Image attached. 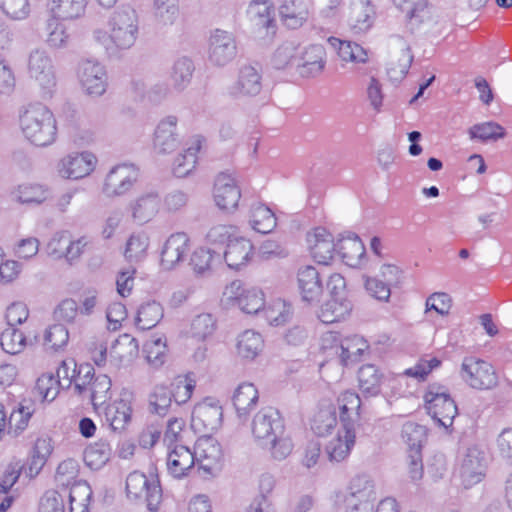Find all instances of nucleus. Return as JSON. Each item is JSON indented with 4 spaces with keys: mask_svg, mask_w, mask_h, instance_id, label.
Masks as SVG:
<instances>
[{
    "mask_svg": "<svg viewBox=\"0 0 512 512\" xmlns=\"http://www.w3.org/2000/svg\"><path fill=\"white\" fill-rule=\"evenodd\" d=\"M27 344L28 341L23 332L14 327L7 328L0 336L1 347L12 355L22 352Z\"/></svg>",
    "mask_w": 512,
    "mask_h": 512,
    "instance_id": "59",
    "label": "nucleus"
},
{
    "mask_svg": "<svg viewBox=\"0 0 512 512\" xmlns=\"http://www.w3.org/2000/svg\"><path fill=\"white\" fill-rule=\"evenodd\" d=\"M163 308L156 301H149L142 304L136 317V326L141 330H148L155 327L163 318Z\"/></svg>",
    "mask_w": 512,
    "mask_h": 512,
    "instance_id": "47",
    "label": "nucleus"
},
{
    "mask_svg": "<svg viewBox=\"0 0 512 512\" xmlns=\"http://www.w3.org/2000/svg\"><path fill=\"white\" fill-rule=\"evenodd\" d=\"M28 73L40 88L43 98L52 97L57 86V77L52 59L43 50H34L28 59Z\"/></svg>",
    "mask_w": 512,
    "mask_h": 512,
    "instance_id": "9",
    "label": "nucleus"
},
{
    "mask_svg": "<svg viewBox=\"0 0 512 512\" xmlns=\"http://www.w3.org/2000/svg\"><path fill=\"white\" fill-rule=\"evenodd\" d=\"M139 32L138 13L134 8L127 6L114 11L107 22V27L94 29L92 37L108 56L118 57L135 45Z\"/></svg>",
    "mask_w": 512,
    "mask_h": 512,
    "instance_id": "1",
    "label": "nucleus"
},
{
    "mask_svg": "<svg viewBox=\"0 0 512 512\" xmlns=\"http://www.w3.org/2000/svg\"><path fill=\"white\" fill-rule=\"evenodd\" d=\"M311 256L319 264L327 265L337 251L333 236L325 228L318 227L307 234Z\"/></svg>",
    "mask_w": 512,
    "mask_h": 512,
    "instance_id": "20",
    "label": "nucleus"
},
{
    "mask_svg": "<svg viewBox=\"0 0 512 512\" xmlns=\"http://www.w3.org/2000/svg\"><path fill=\"white\" fill-rule=\"evenodd\" d=\"M300 48L293 41H286L280 45L272 58V64L276 69L294 67L297 70V62Z\"/></svg>",
    "mask_w": 512,
    "mask_h": 512,
    "instance_id": "53",
    "label": "nucleus"
},
{
    "mask_svg": "<svg viewBox=\"0 0 512 512\" xmlns=\"http://www.w3.org/2000/svg\"><path fill=\"white\" fill-rule=\"evenodd\" d=\"M352 311V304L346 296L331 297L320 309L319 319L326 324L346 319Z\"/></svg>",
    "mask_w": 512,
    "mask_h": 512,
    "instance_id": "36",
    "label": "nucleus"
},
{
    "mask_svg": "<svg viewBox=\"0 0 512 512\" xmlns=\"http://www.w3.org/2000/svg\"><path fill=\"white\" fill-rule=\"evenodd\" d=\"M205 143L206 139L201 135H195L189 139L187 147L174 160L172 170L176 177L183 178L195 169L197 154Z\"/></svg>",
    "mask_w": 512,
    "mask_h": 512,
    "instance_id": "28",
    "label": "nucleus"
},
{
    "mask_svg": "<svg viewBox=\"0 0 512 512\" xmlns=\"http://www.w3.org/2000/svg\"><path fill=\"white\" fill-rule=\"evenodd\" d=\"M112 449L107 442L99 441L89 445L84 452L85 464L93 470H99L110 460Z\"/></svg>",
    "mask_w": 512,
    "mask_h": 512,
    "instance_id": "49",
    "label": "nucleus"
},
{
    "mask_svg": "<svg viewBox=\"0 0 512 512\" xmlns=\"http://www.w3.org/2000/svg\"><path fill=\"white\" fill-rule=\"evenodd\" d=\"M68 341V329L62 324L51 325L44 332L43 344L46 349L58 351L63 349Z\"/></svg>",
    "mask_w": 512,
    "mask_h": 512,
    "instance_id": "61",
    "label": "nucleus"
},
{
    "mask_svg": "<svg viewBox=\"0 0 512 512\" xmlns=\"http://www.w3.org/2000/svg\"><path fill=\"white\" fill-rule=\"evenodd\" d=\"M489 456L481 444H472L462 453L456 470L460 486L470 489L483 481L486 476Z\"/></svg>",
    "mask_w": 512,
    "mask_h": 512,
    "instance_id": "5",
    "label": "nucleus"
},
{
    "mask_svg": "<svg viewBox=\"0 0 512 512\" xmlns=\"http://www.w3.org/2000/svg\"><path fill=\"white\" fill-rule=\"evenodd\" d=\"M80 466L77 460L68 458L61 461L55 471L54 480L58 486L72 487L78 479Z\"/></svg>",
    "mask_w": 512,
    "mask_h": 512,
    "instance_id": "55",
    "label": "nucleus"
},
{
    "mask_svg": "<svg viewBox=\"0 0 512 512\" xmlns=\"http://www.w3.org/2000/svg\"><path fill=\"white\" fill-rule=\"evenodd\" d=\"M249 19L258 28L275 31L274 8L270 0H253L248 6Z\"/></svg>",
    "mask_w": 512,
    "mask_h": 512,
    "instance_id": "37",
    "label": "nucleus"
},
{
    "mask_svg": "<svg viewBox=\"0 0 512 512\" xmlns=\"http://www.w3.org/2000/svg\"><path fill=\"white\" fill-rule=\"evenodd\" d=\"M249 224L254 231L267 234L274 230L277 219L274 212L267 205L255 202L250 208Z\"/></svg>",
    "mask_w": 512,
    "mask_h": 512,
    "instance_id": "38",
    "label": "nucleus"
},
{
    "mask_svg": "<svg viewBox=\"0 0 512 512\" xmlns=\"http://www.w3.org/2000/svg\"><path fill=\"white\" fill-rule=\"evenodd\" d=\"M401 436L407 445L408 453L421 452L427 441V429L414 421H407L403 425Z\"/></svg>",
    "mask_w": 512,
    "mask_h": 512,
    "instance_id": "46",
    "label": "nucleus"
},
{
    "mask_svg": "<svg viewBox=\"0 0 512 512\" xmlns=\"http://www.w3.org/2000/svg\"><path fill=\"white\" fill-rule=\"evenodd\" d=\"M172 406L171 392L165 386H155L148 400V410L158 416H165Z\"/></svg>",
    "mask_w": 512,
    "mask_h": 512,
    "instance_id": "57",
    "label": "nucleus"
},
{
    "mask_svg": "<svg viewBox=\"0 0 512 512\" xmlns=\"http://www.w3.org/2000/svg\"><path fill=\"white\" fill-rule=\"evenodd\" d=\"M376 500L375 483L367 474L355 475L344 490L334 494V505L343 512H374Z\"/></svg>",
    "mask_w": 512,
    "mask_h": 512,
    "instance_id": "3",
    "label": "nucleus"
},
{
    "mask_svg": "<svg viewBox=\"0 0 512 512\" xmlns=\"http://www.w3.org/2000/svg\"><path fill=\"white\" fill-rule=\"evenodd\" d=\"M254 255V246L250 240L236 235L228 242L223 258L230 269L239 270L246 266Z\"/></svg>",
    "mask_w": 512,
    "mask_h": 512,
    "instance_id": "26",
    "label": "nucleus"
},
{
    "mask_svg": "<svg viewBox=\"0 0 512 512\" xmlns=\"http://www.w3.org/2000/svg\"><path fill=\"white\" fill-rule=\"evenodd\" d=\"M389 46L392 50L401 52L397 61L391 60L387 68L390 80L398 82L408 73L413 61V55L407 41L401 36H392L389 40Z\"/></svg>",
    "mask_w": 512,
    "mask_h": 512,
    "instance_id": "25",
    "label": "nucleus"
},
{
    "mask_svg": "<svg viewBox=\"0 0 512 512\" xmlns=\"http://www.w3.org/2000/svg\"><path fill=\"white\" fill-rule=\"evenodd\" d=\"M265 446L269 447L270 456L276 461L285 460L294 449L291 437L285 432L272 437Z\"/></svg>",
    "mask_w": 512,
    "mask_h": 512,
    "instance_id": "62",
    "label": "nucleus"
},
{
    "mask_svg": "<svg viewBox=\"0 0 512 512\" xmlns=\"http://www.w3.org/2000/svg\"><path fill=\"white\" fill-rule=\"evenodd\" d=\"M469 136L472 140L478 139L480 141H497L505 136V129L496 122H483L473 125L469 131Z\"/></svg>",
    "mask_w": 512,
    "mask_h": 512,
    "instance_id": "58",
    "label": "nucleus"
},
{
    "mask_svg": "<svg viewBox=\"0 0 512 512\" xmlns=\"http://www.w3.org/2000/svg\"><path fill=\"white\" fill-rule=\"evenodd\" d=\"M215 329L216 321L214 317L209 313H202L193 318L190 325V334L192 338L204 341L212 336Z\"/></svg>",
    "mask_w": 512,
    "mask_h": 512,
    "instance_id": "60",
    "label": "nucleus"
},
{
    "mask_svg": "<svg viewBox=\"0 0 512 512\" xmlns=\"http://www.w3.org/2000/svg\"><path fill=\"white\" fill-rule=\"evenodd\" d=\"M132 220L139 225L150 222L159 212L160 198L156 192L139 195L128 206Z\"/></svg>",
    "mask_w": 512,
    "mask_h": 512,
    "instance_id": "24",
    "label": "nucleus"
},
{
    "mask_svg": "<svg viewBox=\"0 0 512 512\" xmlns=\"http://www.w3.org/2000/svg\"><path fill=\"white\" fill-rule=\"evenodd\" d=\"M220 301L226 308L237 307L246 314H258L265 305V296L261 289L234 280L224 287Z\"/></svg>",
    "mask_w": 512,
    "mask_h": 512,
    "instance_id": "6",
    "label": "nucleus"
},
{
    "mask_svg": "<svg viewBox=\"0 0 512 512\" xmlns=\"http://www.w3.org/2000/svg\"><path fill=\"white\" fill-rule=\"evenodd\" d=\"M213 196L217 207L221 210L236 209L241 198V191L236 179L231 174H219L215 180Z\"/></svg>",
    "mask_w": 512,
    "mask_h": 512,
    "instance_id": "18",
    "label": "nucleus"
},
{
    "mask_svg": "<svg viewBox=\"0 0 512 512\" xmlns=\"http://www.w3.org/2000/svg\"><path fill=\"white\" fill-rule=\"evenodd\" d=\"M337 252L349 267L359 268L365 261V247L355 234H348L337 242Z\"/></svg>",
    "mask_w": 512,
    "mask_h": 512,
    "instance_id": "31",
    "label": "nucleus"
},
{
    "mask_svg": "<svg viewBox=\"0 0 512 512\" xmlns=\"http://www.w3.org/2000/svg\"><path fill=\"white\" fill-rule=\"evenodd\" d=\"M126 495L134 502L145 503L150 511H157L162 501V489L155 476L133 471L126 478Z\"/></svg>",
    "mask_w": 512,
    "mask_h": 512,
    "instance_id": "7",
    "label": "nucleus"
},
{
    "mask_svg": "<svg viewBox=\"0 0 512 512\" xmlns=\"http://www.w3.org/2000/svg\"><path fill=\"white\" fill-rule=\"evenodd\" d=\"M92 494L86 481L74 483L69 492L70 512H89Z\"/></svg>",
    "mask_w": 512,
    "mask_h": 512,
    "instance_id": "48",
    "label": "nucleus"
},
{
    "mask_svg": "<svg viewBox=\"0 0 512 512\" xmlns=\"http://www.w3.org/2000/svg\"><path fill=\"white\" fill-rule=\"evenodd\" d=\"M429 416H457L458 409L450 395L440 387H430L424 395Z\"/></svg>",
    "mask_w": 512,
    "mask_h": 512,
    "instance_id": "27",
    "label": "nucleus"
},
{
    "mask_svg": "<svg viewBox=\"0 0 512 512\" xmlns=\"http://www.w3.org/2000/svg\"><path fill=\"white\" fill-rule=\"evenodd\" d=\"M63 21L64 19L52 15L46 21L45 42L52 49L65 48L69 44L70 35Z\"/></svg>",
    "mask_w": 512,
    "mask_h": 512,
    "instance_id": "43",
    "label": "nucleus"
},
{
    "mask_svg": "<svg viewBox=\"0 0 512 512\" xmlns=\"http://www.w3.org/2000/svg\"><path fill=\"white\" fill-rule=\"evenodd\" d=\"M0 9L12 20H24L31 12L29 0H0Z\"/></svg>",
    "mask_w": 512,
    "mask_h": 512,
    "instance_id": "63",
    "label": "nucleus"
},
{
    "mask_svg": "<svg viewBox=\"0 0 512 512\" xmlns=\"http://www.w3.org/2000/svg\"><path fill=\"white\" fill-rule=\"evenodd\" d=\"M251 429L256 441L265 446L272 437L284 433L285 425L283 418H253Z\"/></svg>",
    "mask_w": 512,
    "mask_h": 512,
    "instance_id": "39",
    "label": "nucleus"
},
{
    "mask_svg": "<svg viewBox=\"0 0 512 512\" xmlns=\"http://www.w3.org/2000/svg\"><path fill=\"white\" fill-rule=\"evenodd\" d=\"M13 201L26 205H41L51 198L50 189L39 183H23L10 191Z\"/></svg>",
    "mask_w": 512,
    "mask_h": 512,
    "instance_id": "33",
    "label": "nucleus"
},
{
    "mask_svg": "<svg viewBox=\"0 0 512 512\" xmlns=\"http://www.w3.org/2000/svg\"><path fill=\"white\" fill-rule=\"evenodd\" d=\"M261 313L269 325L282 326L291 319L293 311L290 303L283 299H275L264 305Z\"/></svg>",
    "mask_w": 512,
    "mask_h": 512,
    "instance_id": "44",
    "label": "nucleus"
},
{
    "mask_svg": "<svg viewBox=\"0 0 512 512\" xmlns=\"http://www.w3.org/2000/svg\"><path fill=\"white\" fill-rule=\"evenodd\" d=\"M97 163V157L89 151L70 153L60 159L57 172L64 179H82L95 170Z\"/></svg>",
    "mask_w": 512,
    "mask_h": 512,
    "instance_id": "13",
    "label": "nucleus"
},
{
    "mask_svg": "<svg viewBox=\"0 0 512 512\" xmlns=\"http://www.w3.org/2000/svg\"><path fill=\"white\" fill-rule=\"evenodd\" d=\"M194 70L193 61L190 58H178L170 72L172 89L177 93L183 92L190 85Z\"/></svg>",
    "mask_w": 512,
    "mask_h": 512,
    "instance_id": "42",
    "label": "nucleus"
},
{
    "mask_svg": "<svg viewBox=\"0 0 512 512\" xmlns=\"http://www.w3.org/2000/svg\"><path fill=\"white\" fill-rule=\"evenodd\" d=\"M264 348V340L260 333L254 330H245L237 337V354L246 360H254Z\"/></svg>",
    "mask_w": 512,
    "mask_h": 512,
    "instance_id": "41",
    "label": "nucleus"
},
{
    "mask_svg": "<svg viewBox=\"0 0 512 512\" xmlns=\"http://www.w3.org/2000/svg\"><path fill=\"white\" fill-rule=\"evenodd\" d=\"M177 125L178 118L174 115L166 116L158 122L153 136V149L157 154H169L179 147L181 140Z\"/></svg>",
    "mask_w": 512,
    "mask_h": 512,
    "instance_id": "16",
    "label": "nucleus"
},
{
    "mask_svg": "<svg viewBox=\"0 0 512 512\" xmlns=\"http://www.w3.org/2000/svg\"><path fill=\"white\" fill-rule=\"evenodd\" d=\"M297 281L302 299L306 302H317L322 295L323 287L319 272L313 266L300 267L297 273Z\"/></svg>",
    "mask_w": 512,
    "mask_h": 512,
    "instance_id": "30",
    "label": "nucleus"
},
{
    "mask_svg": "<svg viewBox=\"0 0 512 512\" xmlns=\"http://www.w3.org/2000/svg\"><path fill=\"white\" fill-rule=\"evenodd\" d=\"M461 377L472 388L491 389L497 384L493 366L476 357H465L461 365Z\"/></svg>",
    "mask_w": 512,
    "mask_h": 512,
    "instance_id": "11",
    "label": "nucleus"
},
{
    "mask_svg": "<svg viewBox=\"0 0 512 512\" xmlns=\"http://www.w3.org/2000/svg\"><path fill=\"white\" fill-rule=\"evenodd\" d=\"M382 374L372 364L363 365L358 371L360 390L367 395L374 396L380 392Z\"/></svg>",
    "mask_w": 512,
    "mask_h": 512,
    "instance_id": "52",
    "label": "nucleus"
},
{
    "mask_svg": "<svg viewBox=\"0 0 512 512\" xmlns=\"http://www.w3.org/2000/svg\"><path fill=\"white\" fill-rule=\"evenodd\" d=\"M376 16L372 0H351L348 21L354 33H365L373 26Z\"/></svg>",
    "mask_w": 512,
    "mask_h": 512,
    "instance_id": "23",
    "label": "nucleus"
},
{
    "mask_svg": "<svg viewBox=\"0 0 512 512\" xmlns=\"http://www.w3.org/2000/svg\"><path fill=\"white\" fill-rule=\"evenodd\" d=\"M139 344L136 338L129 334L120 335L112 343L109 350V361L119 369L130 365L138 356Z\"/></svg>",
    "mask_w": 512,
    "mask_h": 512,
    "instance_id": "22",
    "label": "nucleus"
},
{
    "mask_svg": "<svg viewBox=\"0 0 512 512\" xmlns=\"http://www.w3.org/2000/svg\"><path fill=\"white\" fill-rule=\"evenodd\" d=\"M329 44L337 51L344 63L364 64L368 61V52L356 42L341 40L336 37L328 39Z\"/></svg>",
    "mask_w": 512,
    "mask_h": 512,
    "instance_id": "35",
    "label": "nucleus"
},
{
    "mask_svg": "<svg viewBox=\"0 0 512 512\" xmlns=\"http://www.w3.org/2000/svg\"><path fill=\"white\" fill-rule=\"evenodd\" d=\"M327 65L326 49L321 44H310L300 48L297 73L300 77L311 79L319 77Z\"/></svg>",
    "mask_w": 512,
    "mask_h": 512,
    "instance_id": "15",
    "label": "nucleus"
},
{
    "mask_svg": "<svg viewBox=\"0 0 512 512\" xmlns=\"http://www.w3.org/2000/svg\"><path fill=\"white\" fill-rule=\"evenodd\" d=\"M190 250V239L185 233H175L165 241L161 252V265L164 269H173L182 262Z\"/></svg>",
    "mask_w": 512,
    "mask_h": 512,
    "instance_id": "21",
    "label": "nucleus"
},
{
    "mask_svg": "<svg viewBox=\"0 0 512 512\" xmlns=\"http://www.w3.org/2000/svg\"><path fill=\"white\" fill-rule=\"evenodd\" d=\"M111 386V379L105 374H100L94 378L87 392L89 393L95 413L99 415L102 413L101 406L104 405L108 399Z\"/></svg>",
    "mask_w": 512,
    "mask_h": 512,
    "instance_id": "54",
    "label": "nucleus"
},
{
    "mask_svg": "<svg viewBox=\"0 0 512 512\" xmlns=\"http://www.w3.org/2000/svg\"><path fill=\"white\" fill-rule=\"evenodd\" d=\"M77 78L83 91L99 97L103 95L108 86L107 71L99 61L86 59L78 64Z\"/></svg>",
    "mask_w": 512,
    "mask_h": 512,
    "instance_id": "12",
    "label": "nucleus"
},
{
    "mask_svg": "<svg viewBox=\"0 0 512 512\" xmlns=\"http://www.w3.org/2000/svg\"><path fill=\"white\" fill-rule=\"evenodd\" d=\"M150 238L145 231L133 232L126 241L124 255L130 262L142 261L147 256Z\"/></svg>",
    "mask_w": 512,
    "mask_h": 512,
    "instance_id": "45",
    "label": "nucleus"
},
{
    "mask_svg": "<svg viewBox=\"0 0 512 512\" xmlns=\"http://www.w3.org/2000/svg\"><path fill=\"white\" fill-rule=\"evenodd\" d=\"M309 12V0H282L279 7L281 20L291 29L301 27L307 21Z\"/></svg>",
    "mask_w": 512,
    "mask_h": 512,
    "instance_id": "32",
    "label": "nucleus"
},
{
    "mask_svg": "<svg viewBox=\"0 0 512 512\" xmlns=\"http://www.w3.org/2000/svg\"><path fill=\"white\" fill-rule=\"evenodd\" d=\"M20 127L25 138L34 145L48 146L56 139V119L52 111L41 103L25 108L20 116Z\"/></svg>",
    "mask_w": 512,
    "mask_h": 512,
    "instance_id": "4",
    "label": "nucleus"
},
{
    "mask_svg": "<svg viewBox=\"0 0 512 512\" xmlns=\"http://www.w3.org/2000/svg\"><path fill=\"white\" fill-rule=\"evenodd\" d=\"M88 0H49L48 12L64 20H75L85 14Z\"/></svg>",
    "mask_w": 512,
    "mask_h": 512,
    "instance_id": "40",
    "label": "nucleus"
},
{
    "mask_svg": "<svg viewBox=\"0 0 512 512\" xmlns=\"http://www.w3.org/2000/svg\"><path fill=\"white\" fill-rule=\"evenodd\" d=\"M311 431L328 438L324 451L330 462L340 463L351 454L360 430L357 418H310Z\"/></svg>",
    "mask_w": 512,
    "mask_h": 512,
    "instance_id": "2",
    "label": "nucleus"
},
{
    "mask_svg": "<svg viewBox=\"0 0 512 512\" xmlns=\"http://www.w3.org/2000/svg\"><path fill=\"white\" fill-rule=\"evenodd\" d=\"M237 55V44L232 33L216 29L209 38L208 57L210 62L223 67L232 62Z\"/></svg>",
    "mask_w": 512,
    "mask_h": 512,
    "instance_id": "14",
    "label": "nucleus"
},
{
    "mask_svg": "<svg viewBox=\"0 0 512 512\" xmlns=\"http://www.w3.org/2000/svg\"><path fill=\"white\" fill-rule=\"evenodd\" d=\"M189 434L190 429L187 428L185 418H171L167 422L163 442L167 448L185 445L184 442L188 439Z\"/></svg>",
    "mask_w": 512,
    "mask_h": 512,
    "instance_id": "51",
    "label": "nucleus"
},
{
    "mask_svg": "<svg viewBox=\"0 0 512 512\" xmlns=\"http://www.w3.org/2000/svg\"><path fill=\"white\" fill-rule=\"evenodd\" d=\"M367 347L368 345L362 337L352 336L344 339L337 346V355H339L343 365H348L351 362L357 361Z\"/></svg>",
    "mask_w": 512,
    "mask_h": 512,
    "instance_id": "50",
    "label": "nucleus"
},
{
    "mask_svg": "<svg viewBox=\"0 0 512 512\" xmlns=\"http://www.w3.org/2000/svg\"><path fill=\"white\" fill-rule=\"evenodd\" d=\"M193 453L195 462L204 471L212 473L219 470L222 460V449L216 439L212 437H199Z\"/></svg>",
    "mask_w": 512,
    "mask_h": 512,
    "instance_id": "19",
    "label": "nucleus"
},
{
    "mask_svg": "<svg viewBox=\"0 0 512 512\" xmlns=\"http://www.w3.org/2000/svg\"><path fill=\"white\" fill-rule=\"evenodd\" d=\"M150 17L159 29H169L181 23L183 9L181 0H150Z\"/></svg>",
    "mask_w": 512,
    "mask_h": 512,
    "instance_id": "17",
    "label": "nucleus"
},
{
    "mask_svg": "<svg viewBox=\"0 0 512 512\" xmlns=\"http://www.w3.org/2000/svg\"><path fill=\"white\" fill-rule=\"evenodd\" d=\"M262 90V74L253 65H242L236 79L226 88V94L236 100L251 99L260 94Z\"/></svg>",
    "mask_w": 512,
    "mask_h": 512,
    "instance_id": "10",
    "label": "nucleus"
},
{
    "mask_svg": "<svg viewBox=\"0 0 512 512\" xmlns=\"http://www.w3.org/2000/svg\"><path fill=\"white\" fill-rule=\"evenodd\" d=\"M61 385L52 373L42 374L36 383V390L44 401L51 402L59 394Z\"/></svg>",
    "mask_w": 512,
    "mask_h": 512,
    "instance_id": "64",
    "label": "nucleus"
},
{
    "mask_svg": "<svg viewBox=\"0 0 512 512\" xmlns=\"http://www.w3.org/2000/svg\"><path fill=\"white\" fill-rule=\"evenodd\" d=\"M232 400L238 416H246L255 411L259 393L253 383L243 382L235 389Z\"/></svg>",
    "mask_w": 512,
    "mask_h": 512,
    "instance_id": "34",
    "label": "nucleus"
},
{
    "mask_svg": "<svg viewBox=\"0 0 512 512\" xmlns=\"http://www.w3.org/2000/svg\"><path fill=\"white\" fill-rule=\"evenodd\" d=\"M140 176L139 168L132 163H120L107 172L101 187L102 194L109 199L129 193Z\"/></svg>",
    "mask_w": 512,
    "mask_h": 512,
    "instance_id": "8",
    "label": "nucleus"
},
{
    "mask_svg": "<svg viewBox=\"0 0 512 512\" xmlns=\"http://www.w3.org/2000/svg\"><path fill=\"white\" fill-rule=\"evenodd\" d=\"M166 350V339L163 336H152L143 347L147 362L154 368H159L164 364Z\"/></svg>",
    "mask_w": 512,
    "mask_h": 512,
    "instance_id": "56",
    "label": "nucleus"
},
{
    "mask_svg": "<svg viewBox=\"0 0 512 512\" xmlns=\"http://www.w3.org/2000/svg\"><path fill=\"white\" fill-rule=\"evenodd\" d=\"M167 469L174 478L185 477L195 464L194 453L186 445L167 448Z\"/></svg>",
    "mask_w": 512,
    "mask_h": 512,
    "instance_id": "29",
    "label": "nucleus"
}]
</instances>
